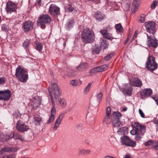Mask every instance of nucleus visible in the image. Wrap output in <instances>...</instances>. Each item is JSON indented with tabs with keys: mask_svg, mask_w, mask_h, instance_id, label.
<instances>
[{
	"mask_svg": "<svg viewBox=\"0 0 158 158\" xmlns=\"http://www.w3.org/2000/svg\"><path fill=\"white\" fill-rule=\"evenodd\" d=\"M48 91L52 106L51 111V115L48 122V123H50L53 121L56 112L55 107V103L53 97L56 100L59 97L60 92L57 85L55 83L51 84V87L48 88Z\"/></svg>",
	"mask_w": 158,
	"mask_h": 158,
	"instance_id": "1",
	"label": "nucleus"
},
{
	"mask_svg": "<svg viewBox=\"0 0 158 158\" xmlns=\"http://www.w3.org/2000/svg\"><path fill=\"white\" fill-rule=\"evenodd\" d=\"M81 38L84 43H91L95 40V34L92 31L88 28H86L84 29L81 34Z\"/></svg>",
	"mask_w": 158,
	"mask_h": 158,
	"instance_id": "2",
	"label": "nucleus"
},
{
	"mask_svg": "<svg viewBox=\"0 0 158 158\" xmlns=\"http://www.w3.org/2000/svg\"><path fill=\"white\" fill-rule=\"evenodd\" d=\"M15 75L18 80L22 82H26L28 78L27 70L20 66L16 69Z\"/></svg>",
	"mask_w": 158,
	"mask_h": 158,
	"instance_id": "3",
	"label": "nucleus"
},
{
	"mask_svg": "<svg viewBox=\"0 0 158 158\" xmlns=\"http://www.w3.org/2000/svg\"><path fill=\"white\" fill-rule=\"evenodd\" d=\"M51 21L50 17L47 14L40 16L37 20V25L42 29L45 28L46 25L49 24Z\"/></svg>",
	"mask_w": 158,
	"mask_h": 158,
	"instance_id": "4",
	"label": "nucleus"
},
{
	"mask_svg": "<svg viewBox=\"0 0 158 158\" xmlns=\"http://www.w3.org/2000/svg\"><path fill=\"white\" fill-rule=\"evenodd\" d=\"M145 67L150 71L152 72L157 69L158 64L153 56H149L146 62Z\"/></svg>",
	"mask_w": 158,
	"mask_h": 158,
	"instance_id": "5",
	"label": "nucleus"
},
{
	"mask_svg": "<svg viewBox=\"0 0 158 158\" xmlns=\"http://www.w3.org/2000/svg\"><path fill=\"white\" fill-rule=\"evenodd\" d=\"M121 113L118 112H113L112 114V124L113 127H118L121 126L122 123L120 118L122 116Z\"/></svg>",
	"mask_w": 158,
	"mask_h": 158,
	"instance_id": "6",
	"label": "nucleus"
},
{
	"mask_svg": "<svg viewBox=\"0 0 158 158\" xmlns=\"http://www.w3.org/2000/svg\"><path fill=\"white\" fill-rule=\"evenodd\" d=\"M120 139L121 143L126 146L134 147L136 145V142L132 140L127 136H123Z\"/></svg>",
	"mask_w": 158,
	"mask_h": 158,
	"instance_id": "7",
	"label": "nucleus"
},
{
	"mask_svg": "<svg viewBox=\"0 0 158 158\" xmlns=\"http://www.w3.org/2000/svg\"><path fill=\"white\" fill-rule=\"evenodd\" d=\"M17 8V6L15 3L12 1H8L6 3L5 9L7 13L11 14L12 13H16Z\"/></svg>",
	"mask_w": 158,
	"mask_h": 158,
	"instance_id": "8",
	"label": "nucleus"
},
{
	"mask_svg": "<svg viewBox=\"0 0 158 158\" xmlns=\"http://www.w3.org/2000/svg\"><path fill=\"white\" fill-rule=\"evenodd\" d=\"M16 128L18 130L21 132L27 131L29 129L28 126L26 125L22 121L19 120L16 125Z\"/></svg>",
	"mask_w": 158,
	"mask_h": 158,
	"instance_id": "9",
	"label": "nucleus"
},
{
	"mask_svg": "<svg viewBox=\"0 0 158 158\" xmlns=\"http://www.w3.org/2000/svg\"><path fill=\"white\" fill-rule=\"evenodd\" d=\"M11 96V92L9 90L0 91V99L1 100L8 101Z\"/></svg>",
	"mask_w": 158,
	"mask_h": 158,
	"instance_id": "10",
	"label": "nucleus"
},
{
	"mask_svg": "<svg viewBox=\"0 0 158 158\" xmlns=\"http://www.w3.org/2000/svg\"><path fill=\"white\" fill-rule=\"evenodd\" d=\"M145 27L148 32L152 34L155 33L156 30V24L153 22L146 23Z\"/></svg>",
	"mask_w": 158,
	"mask_h": 158,
	"instance_id": "11",
	"label": "nucleus"
},
{
	"mask_svg": "<svg viewBox=\"0 0 158 158\" xmlns=\"http://www.w3.org/2000/svg\"><path fill=\"white\" fill-rule=\"evenodd\" d=\"M132 128L138 131L139 133L143 135L146 131V127L143 125H140L137 123H135L132 125Z\"/></svg>",
	"mask_w": 158,
	"mask_h": 158,
	"instance_id": "12",
	"label": "nucleus"
},
{
	"mask_svg": "<svg viewBox=\"0 0 158 158\" xmlns=\"http://www.w3.org/2000/svg\"><path fill=\"white\" fill-rule=\"evenodd\" d=\"M148 39L147 44L149 47H153L156 48L158 46V40L155 38H152V36H148Z\"/></svg>",
	"mask_w": 158,
	"mask_h": 158,
	"instance_id": "13",
	"label": "nucleus"
},
{
	"mask_svg": "<svg viewBox=\"0 0 158 158\" xmlns=\"http://www.w3.org/2000/svg\"><path fill=\"white\" fill-rule=\"evenodd\" d=\"M33 27L34 24L31 21H27L23 23L22 28L25 32H27L31 30Z\"/></svg>",
	"mask_w": 158,
	"mask_h": 158,
	"instance_id": "14",
	"label": "nucleus"
},
{
	"mask_svg": "<svg viewBox=\"0 0 158 158\" xmlns=\"http://www.w3.org/2000/svg\"><path fill=\"white\" fill-rule=\"evenodd\" d=\"M130 85L138 87H140L142 85V81L137 78H133L129 81Z\"/></svg>",
	"mask_w": 158,
	"mask_h": 158,
	"instance_id": "15",
	"label": "nucleus"
},
{
	"mask_svg": "<svg viewBox=\"0 0 158 158\" xmlns=\"http://www.w3.org/2000/svg\"><path fill=\"white\" fill-rule=\"evenodd\" d=\"M130 84H125L124 85V87L122 91L125 95H130L131 94L132 89Z\"/></svg>",
	"mask_w": 158,
	"mask_h": 158,
	"instance_id": "16",
	"label": "nucleus"
},
{
	"mask_svg": "<svg viewBox=\"0 0 158 158\" xmlns=\"http://www.w3.org/2000/svg\"><path fill=\"white\" fill-rule=\"evenodd\" d=\"M108 67V65L104 64L92 69L91 70V72L93 73L95 72H102L106 70Z\"/></svg>",
	"mask_w": 158,
	"mask_h": 158,
	"instance_id": "17",
	"label": "nucleus"
},
{
	"mask_svg": "<svg viewBox=\"0 0 158 158\" xmlns=\"http://www.w3.org/2000/svg\"><path fill=\"white\" fill-rule=\"evenodd\" d=\"M60 8L54 4H52L49 8V11L50 13L53 15H57L59 14Z\"/></svg>",
	"mask_w": 158,
	"mask_h": 158,
	"instance_id": "18",
	"label": "nucleus"
},
{
	"mask_svg": "<svg viewBox=\"0 0 158 158\" xmlns=\"http://www.w3.org/2000/svg\"><path fill=\"white\" fill-rule=\"evenodd\" d=\"M152 90L151 89H145L141 91V98H143L146 97L150 96L152 93Z\"/></svg>",
	"mask_w": 158,
	"mask_h": 158,
	"instance_id": "19",
	"label": "nucleus"
},
{
	"mask_svg": "<svg viewBox=\"0 0 158 158\" xmlns=\"http://www.w3.org/2000/svg\"><path fill=\"white\" fill-rule=\"evenodd\" d=\"M89 65L86 62H82L80 63L77 67V70L78 72H83L88 67Z\"/></svg>",
	"mask_w": 158,
	"mask_h": 158,
	"instance_id": "20",
	"label": "nucleus"
},
{
	"mask_svg": "<svg viewBox=\"0 0 158 158\" xmlns=\"http://www.w3.org/2000/svg\"><path fill=\"white\" fill-rule=\"evenodd\" d=\"M100 32L102 35L106 39L111 40L114 39L112 36V34L107 32V30H101Z\"/></svg>",
	"mask_w": 158,
	"mask_h": 158,
	"instance_id": "21",
	"label": "nucleus"
},
{
	"mask_svg": "<svg viewBox=\"0 0 158 158\" xmlns=\"http://www.w3.org/2000/svg\"><path fill=\"white\" fill-rule=\"evenodd\" d=\"M131 2L129 0L124 2L122 4V6L124 10L125 11L128 10L130 7Z\"/></svg>",
	"mask_w": 158,
	"mask_h": 158,
	"instance_id": "22",
	"label": "nucleus"
},
{
	"mask_svg": "<svg viewBox=\"0 0 158 158\" xmlns=\"http://www.w3.org/2000/svg\"><path fill=\"white\" fill-rule=\"evenodd\" d=\"M139 4L140 0H134L133 1L132 6V10L133 12H135Z\"/></svg>",
	"mask_w": 158,
	"mask_h": 158,
	"instance_id": "23",
	"label": "nucleus"
},
{
	"mask_svg": "<svg viewBox=\"0 0 158 158\" xmlns=\"http://www.w3.org/2000/svg\"><path fill=\"white\" fill-rule=\"evenodd\" d=\"M73 23L74 20L73 19H69L65 25L66 29L68 30H69L73 27Z\"/></svg>",
	"mask_w": 158,
	"mask_h": 158,
	"instance_id": "24",
	"label": "nucleus"
},
{
	"mask_svg": "<svg viewBox=\"0 0 158 158\" xmlns=\"http://www.w3.org/2000/svg\"><path fill=\"white\" fill-rule=\"evenodd\" d=\"M10 138L9 134L2 133L0 134V141L2 142L7 141Z\"/></svg>",
	"mask_w": 158,
	"mask_h": 158,
	"instance_id": "25",
	"label": "nucleus"
},
{
	"mask_svg": "<svg viewBox=\"0 0 158 158\" xmlns=\"http://www.w3.org/2000/svg\"><path fill=\"white\" fill-rule=\"evenodd\" d=\"M94 16L97 20L99 21H101L104 18V16L101 12H98L94 14Z\"/></svg>",
	"mask_w": 158,
	"mask_h": 158,
	"instance_id": "26",
	"label": "nucleus"
},
{
	"mask_svg": "<svg viewBox=\"0 0 158 158\" xmlns=\"http://www.w3.org/2000/svg\"><path fill=\"white\" fill-rule=\"evenodd\" d=\"M10 135V138L13 137L15 139H18L21 140H23L24 139L22 136L18 133L14 134L12 133Z\"/></svg>",
	"mask_w": 158,
	"mask_h": 158,
	"instance_id": "27",
	"label": "nucleus"
},
{
	"mask_svg": "<svg viewBox=\"0 0 158 158\" xmlns=\"http://www.w3.org/2000/svg\"><path fill=\"white\" fill-rule=\"evenodd\" d=\"M15 151V150L12 147H6L2 149L0 151V154H3L6 152H11Z\"/></svg>",
	"mask_w": 158,
	"mask_h": 158,
	"instance_id": "28",
	"label": "nucleus"
},
{
	"mask_svg": "<svg viewBox=\"0 0 158 158\" xmlns=\"http://www.w3.org/2000/svg\"><path fill=\"white\" fill-rule=\"evenodd\" d=\"M59 104L62 107L65 108L67 105V102L65 99L60 98L58 99Z\"/></svg>",
	"mask_w": 158,
	"mask_h": 158,
	"instance_id": "29",
	"label": "nucleus"
},
{
	"mask_svg": "<svg viewBox=\"0 0 158 158\" xmlns=\"http://www.w3.org/2000/svg\"><path fill=\"white\" fill-rule=\"evenodd\" d=\"M91 151L89 150L80 149L78 155L79 156L85 155L89 154Z\"/></svg>",
	"mask_w": 158,
	"mask_h": 158,
	"instance_id": "30",
	"label": "nucleus"
},
{
	"mask_svg": "<svg viewBox=\"0 0 158 158\" xmlns=\"http://www.w3.org/2000/svg\"><path fill=\"white\" fill-rule=\"evenodd\" d=\"M101 43V45L104 49H106L107 48L109 45L107 40L104 38H102Z\"/></svg>",
	"mask_w": 158,
	"mask_h": 158,
	"instance_id": "31",
	"label": "nucleus"
},
{
	"mask_svg": "<svg viewBox=\"0 0 158 158\" xmlns=\"http://www.w3.org/2000/svg\"><path fill=\"white\" fill-rule=\"evenodd\" d=\"M92 83L89 82L86 86L84 90V94H86L89 93L90 90L91 86L92 85Z\"/></svg>",
	"mask_w": 158,
	"mask_h": 158,
	"instance_id": "32",
	"label": "nucleus"
},
{
	"mask_svg": "<svg viewBox=\"0 0 158 158\" xmlns=\"http://www.w3.org/2000/svg\"><path fill=\"white\" fill-rule=\"evenodd\" d=\"M127 128L126 127H123L118 129L117 131L118 134L121 135L125 134L127 132Z\"/></svg>",
	"mask_w": 158,
	"mask_h": 158,
	"instance_id": "33",
	"label": "nucleus"
},
{
	"mask_svg": "<svg viewBox=\"0 0 158 158\" xmlns=\"http://www.w3.org/2000/svg\"><path fill=\"white\" fill-rule=\"evenodd\" d=\"M61 120L58 118L56 120L53 128L54 131H56L57 129V128L59 127V125L61 123Z\"/></svg>",
	"mask_w": 158,
	"mask_h": 158,
	"instance_id": "34",
	"label": "nucleus"
},
{
	"mask_svg": "<svg viewBox=\"0 0 158 158\" xmlns=\"http://www.w3.org/2000/svg\"><path fill=\"white\" fill-rule=\"evenodd\" d=\"M101 50V48L98 47V45L95 44L92 48V51L95 53L98 54Z\"/></svg>",
	"mask_w": 158,
	"mask_h": 158,
	"instance_id": "35",
	"label": "nucleus"
},
{
	"mask_svg": "<svg viewBox=\"0 0 158 158\" xmlns=\"http://www.w3.org/2000/svg\"><path fill=\"white\" fill-rule=\"evenodd\" d=\"M110 117V116H108V117L107 116H106L103 120V122L105 123L106 125H109L111 122Z\"/></svg>",
	"mask_w": 158,
	"mask_h": 158,
	"instance_id": "36",
	"label": "nucleus"
},
{
	"mask_svg": "<svg viewBox=\"0 0 158 158\" xmlns=\"http://www.w3.org/2000/svg\"><path fill=\"white\" fill-rule=\"evenodd\" d=\"M34 123L36 125L39 124L41 121V118L40 116H35L34 118Z\"/></svg>",
	"mask_w": 158,
	"mask_h": 158,
	"instance_id": "37",
	"label": "nucleus"
},
{
	"mask_svg": "<svg viewBox=\"0 0 158 158\" xmlns=\"http://www.w3.org/2000/svg\"><path fill=\"white\" fill-rule=\"evenodd\" d=\"M103 98V94L102 92H100L96 96L97 101L100 103Z\"/></svg>",
	"mask_w": 158,
	"mask_h": 158,
	"instance_id": "38",
	"label": "nucleus"
},
{
	"mask_svg": "<svg viewBox=\"0 0 158 158\" xmlns=\"http://www.w3.org/2000/svg\"><path fill=\"white\" fill-rule=\"evenodd\" d=\"M36 48L38 51H40L42 50L43 46L39 42H37L36 43Z\"/></svg>",
	"mask_w": 158,
	"mask_h": 158,
	"instance_id": "39",
	"label": "nucleus"
},
{
	"mask_svg": "<svg viewBox=\"0 0 158 158\" xmlns=\"http://www.w3.org/2000/svg\"><path fill=\"white\" fill-rule=\"evenodd\" d=\"M115 28L119 32L122 31L123 28L122 27L121 24L118 23L115 25Z\"/></svg>",
	"mask_w": 158,
	"mask_h": 158,
	"instance_id": "40",
	"label": "nucleus"
},
{
	"mask_svg": "<svg viewBox=\"0 0 158 158\" xmlns=\"http://www.w3.org/2000/svg\"><path fill=\"white\" fill-rule=\"evenodd\" d=\"M70 84L74 86L79 85L78 81L76 80H71L70 82Z\"/></svg>",
	"mask_w": 158,
	"mask_h": 158,
	"instance_id": "41",
	"label": "nucleus"
},
{
	"mask_svg": "<svg viewBox=\"0 0 158 158\" xmlns=\"http://www.w3.org/2000/svg\"><path fill=\"white\" fill-rule=\"evenodd\" d=\"M113 56V53L108 54L104 57V59L105 61H108Z\"/></svg>",
	"mask_w": 158,
	"mask_h": 158,
	"instance_id": "42",
	"label": "nucleus"
},
{
	"mask_svg": "<svg viewBox=\"0 0 158 158\" xmlns=\"http://www.w3.org/2000/svg\"><path fill=\"white\" fill-rule=\"evenodd\" d=\"M76 72L74 70H71L70 72L68 73L67 75L69 77H72L77 74Z\"/></svg>",
	"mask_w": 158,
	"mask_h": 158,
	"instance_id": "43",
	"label": "nucleus"
},
{
	"mask_svg": "<svg viewBox=\"0 0 158 158\" xmlns=\"http://www.w3.org/2000/svg\"><path fill=\"white\" fill-rule=\"evenodd\" d=\"M29 44V41L28 40H25L23 44V46L25 48H27Z\"/></svg>",
	"mask_w": 158,
	"mask_h": 158,
	"instance_id": "44",
	"label": "nucleus"
},
{
	"mask_svg": "<svg viewBox=\"0 0 158 158\" xmlns=\"http://www.w3.org/2000/svg\"><path fill=\"white\" fill-rule=\"evenodd\" d=\"M2 30V31H6L8 30L9 27L6 24H3L1 26Z\"/></svg>",
	"mask_w": 158,
	"mask_h": 158,
	"instance_id": "45",
	"label": "nucleus"
},
{
	"mask_svg": "<svg viewBox=\"0 0 158 158\" xmlns=\"http://www.w3.org/2000/svg\"><path fill=\"white\" fill-rule=\"evenodd\" d=\"M157 4V2L156 1H153L151 6V8L152 9H154L156 6Z\"/></svg>",
	"mask_w": 158,
	"mask_h": 158,
	"instance_id": "46",
	"label": "nucleus"
},
{
	"mask_svg": "<svg viewBox=\"0 0 158 158\" xmlns=\"http://www.w3.org/2000/svg\"><path fill=\"white\" fill-rule=\"evenodd\" d=\"M145 21V16L143 15L140 16L139 19V22L140 23H143Z\"/></svg>",
	"mask_w": 158,
	"mask_h": 158,
	"instance_id": "47",
	"label": "nucleus"
},
{
	"mask_svg": "<svg viewBox=\"0 0 158 158\" xmlns=\"http://www.w3.org/2000/svg\"><path fill=\"white\" fill-rule=\"evenodd\" d=\"M153 142L154 141L153 140H149L145 143V145L146 146H149L150 145L152 146L153 144Z\"/></svg>",
	"mask_w": 158,
	"mask_h": 158,
	"instance_id": "48",
	"label": "nucleus"
},
{
	"mask_svg": "<svg viewBox=\"0 0 158 158\" xmlns=\"http://www.w3.org/2000/svg\"><path fill=\"white\" fill-rule=\"evenodd\" d=\"M152 146H153V148L156 150H158V142L155 140L154 141Z\"/></svg>",
	"mask_w": 158,
	"mask_h": 158,
	"instance_id": "49",
	"label": "nucleus"
},
{
	"mask_svg": "<svg viewBox=\"0 0 158 158\" xmlns=\"http://www.w3.org/2000/svg\"><path fill=\"white\" fill-rule=\"evenodd\" d=\"M111 109L109 106H108L106 109V116H110Z\"/></svg>",
	"mask_w": 158,
	"mask_h": 158,
	"instance_id": "50",
	"label": "nucleus"
},
{
	"mask_svg": "<svg viewBox=\"0 0 158 158\" xmlns=\"http://www.w3.org/2000/svg\"><path fill=\"white\" fill-rule=\"evenodd\" d=\"M131 134L132 135H135L138 133V134H139L138 132V131L137 130L133 128V129L131 130L130 131Z\"/></svg>",
	"mask_w": 158,
	"mask_h": 158,
	"instance_id": "51",
	"label": "nucleus"
},
{
	"mask_svg": "<svg viewBox=\"0 0 158 158\" xmlns=\"http://www.w3.org/2000/svg\"><path fill=\"white\" fill-rule=\"evenodd\" d=\"M143 135H142L141 134H138V133L135 136V139L137 140H139L141 138L142 136Z\"/></svg>",
	"mask_w": 158,
	"mask_h": 158,
	"instance_id": "52",
	"label": "nucleus"
},
{
	"mask_svg": "<svg viewBox=\"0 0 158 158\" xmlns=\"http://www.w3.org/2000/svg\"><path fill=\"white\" fill-rule=\"evenodd\" d=\"M34 106L36 107L38 106L40 104L41 102L40 101L35 100L34 101Z\"/></svg>",
	"mask_w": 158,
	"mask_h": 158,
	"instance_id": "53",
	"label": "nucleus"
},
{
	"mask_svg": "<svg viewBox=\"0 0 158 158\" xmlns=\"http://www.w3.org/2000/svg\"><path fill=\"white\" fill-rule=\"evenodd\" d=\"M152 98L155 101L157 105H158V96L152 97Z\"/></svg>",
	"mask_w": 158,
	"mask_h": 158,
	"instance_id": "54",
	"label": "nucleus"
},
{
	"mask_svg": "<svg viewBox=\"0 0 158 158\" xmlns=\"http://www.w3.org/2000/svg\"><path fill=\"white\" fill-rule=\"evenodd\" d=\"M139 112L141 116L143 118H144L145 115L144 113L143 112V111L142 110L139 109Z\"/></svg>",
	"mask_w": 158,
	"mask_h": 158,
	"instance_id": "55",
	"label": "nucleus"
},
{
	"mask_svg": "<svg viewBox=\"0 0 158 158\" xmlns=\"http://www.w3.org/2000/svg\"><path fill=\"white\" fill-rule=\"evenodd\" d=\"M5 82V79L4 77H0V85L3 84Z\"/></svg>",
	"mask_w": 158,
	"mask_h": 158,
	"instance_id": "56",
	"label": "nucleus"
},
{
	"mask_svg": "<svg viewBox=\"0 0 158 158\" xmlns=\"http://www.w3.org/2000/svg\"><path fill=\"white\" fill-rule=\"evenodd\" d=\"M64 113H62L59 115L58 118L62 120V119L64 117Z\"/></svg>",
	"mask_w": 158,
	"mask_h": 158,
	"instance_id": "57",
	"label": "nucleus"
},
{
	"mask_svg": "<svg viewBox=\"0 0 158 158\" xmlns=\"http://www.w3.org/2000/svg\"><path fill=\"white\" fill-rule=\"evenodd\" d=\"M41 0H37L35 2V5L37 6H40L41 5Z\"/></svg>",
	"mask_w": 158,
	"mask_h": 158,
	"instance_id": "58",
	"label": "nucleus"
},
{
	"mask_svg": "<svg viewBox=\"0 0 158 158\" xmlns=\"http://www.w3.org/2000/svg\"><path fill=\"white\" fill-rule=\"evenodd\" d=\"M73 8L70 6L69 7L67 8V10L69 12H71L73 11Z\"/></svg>",
	"mask_w": 158,
	"mask_h": 158,
	"instance_id": "59",
	"label": "nucleus"
},
{
	"mask_svg": "<svg viewBox=\"0 0 158 158\" xmlns=\"http://www.w3.org/2000/svg\"><path fill=\"white\" fill-rule=\"evenodd\" d=\"M137 35V34L136 33V32H135L134 34V36L132 37V38L131 39V41L134 40L135 38L136 37Z\"/></svg>",
	"mask_w": 158,
	"mask_h": 158,
	"instance_id": "60",
	"label": "nucleus"
},
{
	"mask_svg": "<svg viewBox=\"0 0 158 158\" xmlns=\"http://www.w3.org/2000/svg\"><path fill=\"white\" fill-rule=\"evenodd\" d=\"M89 1L96 2V3H98L99 2V0H89Z\"/></svg>",
	"mask_w": 158,
	"mask_h": 158,
	"instance_id": "61",
	"label": "nucleus"
},
{
	"mask_svg": "<svg viewBox=\"0 0 158 158\" xmlns=\"http://www.w3.org/2000/svg\"><path fill=\"white\" fill-rule=\"evenodd\" d=\"M156 130L158 131V120L156 122Z\"/></svg>",
	"mask_w": 158,
	"mask_h": 158,
	"instance_id": "62",
	"label": "nucleus"
},
{
	"mask_svg": "<svg viewBox=\"0 0 158 158\" xmlns=\"http://www.w3.org/2000/svg\"><path fill=\"white\" fill-rule=\"evenodd\" d=\"M104 158H115V157L111 156H106Z\"/></svg>",
	"mask_w": 158,
	"mask_h": 158,
	"instance_id": "63",
	"label": "nucleus"
},
{
	"mask_svg": "<svg viewBox=\"0 0 158 158\" xmlns=\"http://www.w3.org/2000/svg\"><path fill=\"white\" fill-rule=\"evenodd\" d=\"M7 158H14L15 156L13 155H9L8 156H7Z\"/></svg>",
	"mask_w": 158,
	"mask_h": 158,
	"instance_id": "64",
	"label": "nucleus"
}]
</instances>
